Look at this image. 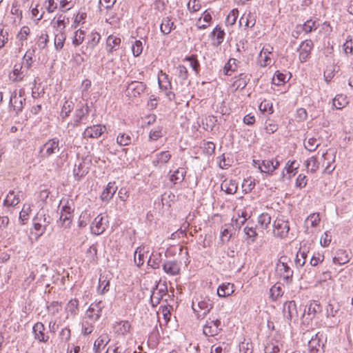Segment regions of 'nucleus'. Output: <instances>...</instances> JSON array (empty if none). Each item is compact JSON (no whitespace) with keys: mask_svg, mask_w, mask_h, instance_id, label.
Returning a JSON list of instances; mask_svg holds the SVG:
<instances>
[{"mask_svg":"<svg viewBox=\"0 0 353 353\" xmlns=\"http://www.w3.org/2000/svg\"><path fill=\"white\" fill-rule=\"evenodd\" d=\"M244 234L246 239L252 242L255 241L259 235L256 231V226H254L253 225H250L249 224H248L244 228Z\"/></svg>","mask_w":353,"mask_h":353,"instance_id":"37998d69","label":"nucleus"},{"mask_svg":"<svg viewBox=\"0 0 353 353\" xmlns=\"http://www.w3.org/2000/svg\"><path fill=\"white\" fill-rule=\"evenodd\" d=\"M148 252L145 251V247L140 246L134 252V262L138 266L142 265L148 258Z\"/></svg>","mask_w":353,"mask_h":353,"instance_id":"72a5a7b5","label":"nucleus"},{"mask_svg":"<svg viewBox=\"0 0 353 353\" xmlns=\"http://www.w3.org/2000/svg\"><path fill=\"white\" fill-rule=\"evenodd\" d=\"M108 221L106 217L103 216L101 214H98L91 224V232L95 235L102 234L105 231L108 225Z\"/></svg>","mask_w":353,"mask_h":353,"instance_id":"0eeeda50","label":"nucleus"},{"mask_svg":"<svg viewBox=\"0 0 353 353\" xmlns=\"http://www.w3.org/2000/svg\"><path fill=\"white\" fill-rule=\"evenodd\" d=\"M101 35L98 32H92L90 34V39L87 43L85 50L83 51V54L87 55L99 43Z\"/></svg>","mask_w":353,"mask_h":353,"instance_id":"bb28decb","label":"nucleus"},{"mask_svg":"<svg viewBox=\"0 0 353 353\" xmlns=\"http://www.w3.org/2000/svg\"><path fill=\"white\" fill-rule=\"evenodd\" d=\"M336 151L333 148H330L322 154L321 159L323 160V165L325 166V172L330 174L336 168Z\"/></svg>","mask_w":353,"mask_h":353,"instance_id":"7ed1b4c3","label":"nucleus"},{"mask_svg":"<svg viewBox=\"0 0 353 353\" xmlns=\"http://www.w3.org/2000/svg\"><path fill=\"white\" fill-rule=\"evenodd\" d=\"M30 34V29L28 26H23L17 35V39L21 42L23 45V41H26L28 36Z\"/></svg>","mask_w":353,"mask_h":353,"instance_id":"4d7b16f0","label":"nucleus"},{"mask_svg":"<svg viewBox=\"0 0 353 353\" xmlns=\"http://www.w3.org/2000/svg\"><path fill=\"white\" fill-rule=\"evenodd\" d=\"M174 28V22L168 17L163 18L160 30L163 34H168Z\"/></svg>","mask_w":353,"mask_h":353,"instance_id":"c03bdc74","label":"nucleus"},{"mask_svg":"<svg viewBox=\"0 0 353 353\" xmlns=\"http://www.w3.org/2000/svg\"><path fill=\"white\" fill-rule=\"evenodd\" d=\"M192 309L198 319H204L213 307L212 302L208 299H204L192 302Z\"/></svg>","mask_w":353,"mask_h":353,"instance_id":"f03ea898","label":"nucleus"},{"mask_svg":"<svg viewBox=\"0 0 353 353\" xmlns=\"http://www.w3.org/2000/svg\"><path fill=\"white\" fill-rule=\"evenodd\" d=\"M161 254L159 253L152 254L148 259V265L152 268H159L161 263Z\"/></svg>","mask_w":353,"mask_h":353,"instance_id":"13d9d810","label":"nucleus"},{"mask_svg":"<svg viewBox=\"0 0 353 353\" xmlns=\"http://www.w3.org/2000/svg\"><path fill=\"white\" fill-rule=\"evenodd\" d=\"M114 329L118 334L124 335L130 331V324L127 321H120L114 325Z\"/></svg>","mask_w":353,"mask_h":353,"instance_id":"79ce46f5","label":"nucleus"},{"mask_svg":"<svg viewBox=\"0 0 353 353\" xmlns=\"http://www.w3.org/2000/svg\"><path fill=\"white\" fill-rule=\"evenodd\" d=\"M145 90V85L141 81H132L127 87L125 94L130 99L140 97Z\"/></svg>","mask_w":353,"mask_h":353,"instance_id":"39448f33","label":"nucleus"},{"mask_svg":"<svg viewBox=\"0 0 353 353\" xmlns=\"http://www.w3.org/2000/svg\"><path fill=\"white\" fill-rule=\"evenodd\" d=\"M165 134V131L162 126H157L151 129L149 133V140L150 141H157Z\"/></svg>","mask_w":353,"mask_h":353,"instance_id":"49530a36","label":"nucleus"},{"mask_svg":"<svg viewBox=\"0 0 353 353\" xmlns=\"http://www.w3.org/2000/svg\"><path fill=\"white\" fill-rule=\"evenodd\" d=\"M321 142L319 140L310 137L306 139L304 142V145L306 150L310 152H313L320 145Z\"/></svg>","mask_w":353,"mask_h":353,"instance_id":"8fccbe9b","label":"nucleus"},{"mask_svg":"<svg viewBox=\"0 0 353 353\" xmlns=\"http://www.w3.org/2000/svg\"><path fill=\"white\" fill-rule=\"evenodd\" d=\"M172 157V154L170 151H161L157 153L152 160V165L154 167H161L169 162Z\"/></svg>","mask_w":353,"mask_h":353,"instance_id":"a211bd4d","label":"nucleus"},{"mask_svg":"<svg viewBox=\"0 0 353 353\" xmlns=\"http://www.w3.org/2000/svg\"><path fill=\"white\" fill-rule=\"evenodd\" d=\"M322 310L321 305L318 301H311L308 305L305 306L304 310L303 316L307 314L310 319L314 318L317 314L320 313Z\"/></svg>","mask_w":353,"mask_h":353,"instance_id":"4be33fe9","label":"nucleus"},{"mask_svg":"<svg viewBox=\"0 0 353 353\" xmlns=\"http://www.w3.org/2000/svg\"><path fill=\"white\" fill-rule=\"evenodd\" d=\"M272 50L273 48L270 45H265L262 48L257 59V63L260 66L266 67L272 63Z\"/></svg>","mask_w":353,"mask_h":353,"instance_id":"20e7f679","label":"nucleus"},{"mask_svg":"<svg viewBox=\"0 0 353 353\" xmlns=\"http://www.w3.org/2000/svg\"><path fill=\"white\" fill-rule=\"evenodd\" d=\"M282 343L275 339L270 340L265 346V353H281Z\"/></svg>","mask_w":353,"mask_h":353,"instance_id":"a878e982","label":"nucleus"},{"mask_svg":"<svg viewBox=\"0 0 353 353\" xmlns=\"http://www.w3.org/2000/svg\"><path fill=\"white\" fill-rule=\"evenodd\" d=\"M111 274L108 273L101 274L99 279L98 291L103 294L110 290V280Z\"/></svg>","mask_w":353,"mask_h":353,"instance_id":"b1692460","label":"nucleus"},{"mask_svg":"<svg viewBox=\"0 0 353 353\" xmlns=\"http://www.w3.org/2000/svg\"><path fill=\"white\" fill-rule=\"evenodd\" d=\"M255 185V180L253 178L245 179L242 183L243 191L245 194L250 192L254 188Z\"/></svg>","mask_w":353,"mask_h":353,"instance_id":"864d4df0","label":"nucleus"},{"mask_svg":"<svg viewBox=\"0 0 353 353\" xmlns=\"http://www.w3.org/2000/svg\"><path fill=\"white\" fill-rule=\"evenodd\" d=\"M85 32L81 29L76 30L72 37V45L75 47L81 45L84 41Z\"/></svg>","mask_w":353,"mask_h":353,"instance_id":"09e8293b","label":"nucleus"},{"mask_svg":"<svg viewBox=\"0 0 353 353\" xmlns=\"http://www.w3.org/2000/svg\"><path fill=\"white\" fill-rule=\"evenodd\" d=\"M93 324V322L83 319V321L82 323L81 333L85 336L90 334L94 330Z\"/></svg>","mask_w":353,"mask_h":353,"instance_id":"5fc2aeb1","label":"nucleus"},{"mask_svg":"<svg viewBox=\"0 0 353 353\" xmlns=\"http://www.w3.org/2000/svg\"><path fill=\"white\" fill-rule=\"evenodd\" d=\"M283 294L282 287L280 285H274L270 288V296L273 300H276Z\"/></svg>","mask_w":353,"mask_h":353,"instance_id":"680f3d73","label":"nucleus"},{"mask_svg":"<svg viewBox=\"0 0 353 353\" xmlns=\"http://www.w3.org/2000/svg\"><path fill=\"white\" fill-rule=\"evenodd\" d=\"M225 33L220 27L216 26L211 33L214 46H219L223 41Z\"/></svg>","mask_w":353,"mask_h":353,"instance_id":"58836bf2","label":"nucleus"},{"mask_svg":"<svg viewBox=\"0 0 353 353\" xmlns=\"http://www.w3.org/2000/svg\"><path fill=\"white\" fill-rule=\"evenodd\" d=\"M28 75V69H25L21 63H17L14 65L12 72L10 73L9 78L12 81L18 82L22 81Z\"/></svg>","mask_w":353,"mask_h":353,"instance_id":"dca6fc26","label":"nucleus"},{"mask_svg":"<svg viewBox=\"0 0 353 353\" xmlns=\"http://www.w3.org/2000/svg\"><path fill=\"white\" fill-rule=\"evenodd\" d=\"M232 236V230L231 229V227H230V228H221L220 237L222 243L230 241L231 240Z\"/></svg>","mask_w":353,"mask_h":353,"instance_id":"052dcab7","label":"nucleus"},{"mask_svg":"<svg viewBox=\"0 0 353 353\" xmlns=\"http://www.w3.org/2000/svg\"><path fill=\"white\" fill-rule=\"evenodd\" d=\"M239 16V10L237 9L232 10L228 14L225 20V23L228 26H232L235 23L236 19Z\"/></svg>","mask_w":353,"mask_h":353,"instance_id":"e2e57ef3","label":"nucleus"},{"mask_svg":"<svg viewBox=\"0 0 353 353\" xmlns=\"http://www.w3.org/2000/svg\"><path fill=\"white\" fill-rule=\"evenodd\" d=\"M299 168V164L296 161H289L287 162L285 170L288 174V179H291L297 173V170Z\"/></svg>","mask_w":353,"mask_h":353,"instance_id":"ea45409f","label":"nucleus"},{"mask_svg":"<svg viewBox=\"0 0 353 353\" xmlns=\"http://www.w3.org/2000/svg\"><path fill=\"white\" fill-rule=\"evenodd\" d=\"M131 137L128 134H120L117 138V142L119 145L125 146L131 143Z\"/></svg>","mask_w":353,"mask_h":353,"instance_id":"0e129e2a","label":"nucleus"},{"mask_svg":"<svg viewBox=\"0 0 353 353\" xmlns=\"http://www.w3.org/2000/svg\"><path fill=\"white\" fill-rule=\"evenodd\" d=\"M73 210L71 202L68 201L63 205L60 213V221L63 227L66 228L70 226Z\"/></svg>","mask_w":353,"mask_h":353,"instance_id":"1a4fd4ad","label":"nucleus"},{"mask_svg":"<svg viewBox=\"0 0 353 353\" xmlns=\"http://www.w3.org/2000/svg\"><path fill=\"white\" fill-rule=\"evenodd\" d=\"M348 103L347 97L343 94H337L333 99V105L339 110L345 108Z\"/></svg>","mask_w":353,"mask_h":353,"instance_id":"a18cd8bd","label":"nucleus"},{"mask_svg":"<svg viewBox=\"0 0 353 353\" xmlns=\"http://www.w3.org/2000/svg\"><path fill=\"white\" fill-rule=\"evenodd\" d=\"M163 269L168 274L176 275L179 274L180 268L175 261H168L163 265Z\"/></svg>","mask_w":353,"mask_h":353,"instance_id":"4c0bfd02","label":"nucleus"},{"mask_svg":"<svg viewBox=\"0 0 353 353\" xmlns=\"http://www.w3.org/2000/svg\"><path fill=\"white\" fill-rule=\"evenodd\" d=\"M106 131V127L103 125H94L88 127L83 133V139H97Z\"/></svg>","mask_w":353,"mask_h":353,"instance_id":"f8f14e48","label":"nucleus"},{"mask_svg":"<svg viewBox=\"0 0 353 353\" xmlns=\"http://www.w3.org/2000/svg\"><path fill=\"white\" fill-rule=\"evenodd\" d=\"M23 196L22 191L10 190L3 201V205L6 207L16 206L19 203L21 199H23Z\"/></svg>","mask_w":353,"mask_h":353,"instance_id":"9b49d317","label":"nucleus"},{"mask_svg":"<svg viewBox=\"0 0 353 353\" xmlns=\"http://www.w3.org/2000/svg\"><path fill=\"white\" fill-rule=\"evenodd\" d=\"M68 23L69 18L63 14L58 15L52 21V27L55 30L54 32H65V28Z\"/></svg>","mask_w":353,"mask_h":353,"instance_id":"aec40b11","label":"nucleus"},{"mask_svg":"<svg viewBox=\"0 0 353 353\" xmlns=\"http://www.w3.org/2000/svg\"><path fill=\"white\" fill-rule=\"evenodd\" d=\"M158 83L161 90H168L171 88V83L169 80L168 75L162 71L158 75Z\"/></svg>","mask_w":353,"mask_h":353,"instance_id":"a19ab883","label":"nucleus"},{"mask_svg":"<svg viewBox=\"0 0 353 353\" xmlns=\"http://www.w3.org/2000/svg\"><path fill=\"white\" fill-rule=\"evenodd\" d=\"M313 47V42L310 39L301 42L298 48L299 57L301 62L304 63L307 61Z\"/></svg>","mask_w":353,"mask_h":353,"instance_id":"9d476101","label":"nucleus"},{"mask_svg":"<svg viewBox=\"0 0 353 353\" xmlns=\"http://www.w3.org/2000/svg\"><path fill=\"white\" fill-rule=\"evenodd\" d=\"M110 341V336L107 333L101 334L94 343V349L95 352L99 353L101 350L105 347Z\"/></svg>","mask_w":353,"mask_h":353,"instance_id":"c85d7f7f","label":"nucleus"},{"mask_svg":"<svg viewBox=\"0 0 353 353\" xmlns=\"http://www.w3.org/2000/svg\"><path fill=\"white\" fill-rule=\"evenodd\" d=\"M248 78L247 76L244 74H241L233 82L231 85V88L232 90H242L243 89L248 83Z\"/></svg>","mask_w":353,"mask_h":353,"instance_id":"e433bc0d","label":"nucleus"},{"mask_svg":"<svg viewBox=\"0 0 353 353\" xmlns=\"http://www.w3.org/2000/svg\"><path fill=\"white\" fill-rule=\"evenodd\" d=\"M73 108L74 103L72 101H65L61 108V116L63 118L67 117Z\"/></svg>","mask_w":353,"mask_h":353,"instance_id":"bf43d9fd","label":"nucleus"},{"mask_svg":"<svg viewBox=\"0 0 353 353\" xmlns=\"http://www.w3.org/2000/svg\"><path fill=\"white\" fill-rule=\"evenodd\" d=\"M59 143L57 139L48 140L40 149L41 157L46 158L57 153L59 151Z\"/></svg>","mask_w":353,"mask_h":353,"instance_id":"423d86ee","label":"nucleus"},{"mask_svg":"<svg viewBox=\"0 0 353 353\" xmlns=\"http://www.w3.org/2000/svg\"><path fill=\"white\" fill-rule=\"evenodd\" d=\"M290 225L287 221L283 219L277 218L274 222L273 233L275 236L281 239L288 236Z\"/></svg>","mask_w":353,"mask_h":353,"instance_id":"6e6552de","label":"nucleus"},{"mask_svg":"<svg viewBox=\"0 0 353 353\" xmlns=\"http://www.w3.org/2000/svg\"><path fill=\"white\" fill-rule=\"evenodd\" d=\"M143 46L142 41L136 40L132 46V51L134 57H139L143 51Z\"/></svg>","mask_w":353,"mask_h":353,"instance_id":"338daca9","label":"nucleus"},{"mask_svg":"<svg viewBox=\"0 0 353 353\" xmlns=\"http://www.w3.org/2000/svg\"><path fill=\"white\" fill-rule=\"evenodd\" d=\"M304 164L308 172L315 173L319 168L320 161L316 156H312L308 158Z\"/></svg>","mask_w":353,"mask_h":353,"instance_id":"2f4dec72","label":"nucleus"},{"mask_svg":"<svg viewBox=\"0 0 353 353\" xmlns=\"http://www.w3.org/2000/svg\"><path fill=\"white\" fill-rule=\"evenodd\" d=\"M237 183L235 181L232 179H225L221 185V190L224 191L227 194H233L236 193L237 190Z\"/></svg>","mask_w":353,"mask_h":353,"instance_id":"7c9ffc66","label":"nucleus"},{"mask_svg":"<svg viewBox=\"0 0 353 353\" xmlns=\"http://www.w3.org/2000/svg\"><path fill=\"white\" fill-rule=\"evenodd\" d=\"M121 39L114 34H110L106 39V50L108 53L112 54L117 51L121 46Z\"/></svg>","mask_w":353,"mask_h":353,"instance_id":"412c9836","label":"nucleus"},{"mask_svg":"<svg viewBox=\"0 0 353 353\" xmlns=\"http://www.w3.org/2000/svg\"><path fill=\"white\" fill-rule=\"evenodd\" d=\"M321 221L319 213L315 212L310 214L304 222L305 232L307 234L312 232L311 228L319 226Z\"/></svg>","mask_w":353,"mask_h":353,"instance_id":"f3484780","label":"nucleus"},{"mask_svg":"<svg viewBox=\"0 0 353 353\" xmlns=\"http://www.w3.org/2000/svg\"><path fill=\"white\" fill-rule=\"evenodd\" d=\"M66 310L72 315L77 314L79 311L78 300L76 299L70 300L66 305Z\"/></svg>","mask_w":353,"mask_h":353,"instance_id":"6e6d98bb","label":"nucleus"},{"mask_svg":"<svg viewBox=\"0 0 353 353\" xmlns=\"http://www.w3.org/2000/svg\"><path fill=\"white\" fill-rule=\"evenodd\" d=\"M88 173V168L83 162H79L75 164L73 169V174L76 180H80Z\"/></svg>","mask_w":353,"mask_h":353,"instance_id":"f704fd0d","label":"nucleus"},{"mask_svg":"<svg viewBox=\"0 0 353 353\" xmlns=\"http://www.w3.org/2000/svg\"><path fill=\"white\" fill-rule=\"evenodd\" d=\"M221 321L219 319L207 321L203 326V334L207 336H214L217 335L221 330Z\"/></svg>","mask_w":353,"mask_h":353,"instance_id":"ddd939ff","label":"nucleus"},{"mask_svg":"<svg viewBox=\"0 0 353 353\" xmlns=\"http://www.w3.org/2000/svg\"><path fill=\"white\" fill-rule=\"evenodd\" d=\"M66 39L65 32H54V45L57 50L63 48Z\"/></svg>","mask_w":353,"mask_h":353,"instance_id":"de8ad7c7","label":"nucleus"},{"mask_svg":"<svg viewBox=\"0 0 353 353\" xmlns=\"http://www.w3.org/2000/svg\"><path fill=\"white\" fill-rule=\"evenodd\" d=\"M286 75L276 71L272 78V83L276 85H280L286 81Z\"/></svg>","mask_w":353,"mask_h":353,"instance_id":"69168bd1","label":"nucleus"},{"mask_svg":"<svg viewBox=\"0 0 353 353\" xmlns=\"http://www.w3.org/2000/svg\"><path fill=\"white\" fill-rule=\"evenodd\" d=\"M101 302H99L97 303L91 304L85 312L84 319L95 323L101 315Z\"/></svg>","mask_w":353,"mask_h":353,"instance_id":"4468645a","label":"nucleus"},{"mask_svg":"<svg viewBox=\"0 0 353 353\" xmlns=\"http://www.w3.org/2000/svg\"><path fill=\"white\" fill-rule=\"evenodd\" d=\"M164 295H166L164 290H157L156 291H154L150 297L152 305L155 306L159 304Z\"/></svg>","mask_w":353,"mask_h":353,"instance_id":"603ef678","label":"nucleus"},{"mask_svg":"<svg viewBox=\"0 0 353 353\" xmlns=\"http://www.w3.org/2000/svg\"><path fill=\"white\" fill-rule=\"evenodd\" d=\"M117 188L114 183L110 182L101 194V199L103 201L108 202L114 196Z\"/></svg>","mask_w":353,"mask_h":353,"instance_id":"c756f323","label":"nucleus"},{"mask_svg":"<svg viewBox=\"0 0 353 353\" xmlns=\"http://www.w3.org/2000/svg\"><path fill=\"white\" fill-rule=\"evenodd\" d=\"M257 222L262 229H266L271 223V216L268 213H262L258 216Z\"/></svg>","mask_w":353,"mask_h":353,"instance_id":"3c124183","label":"nucleus"},{"mask_svg":"<svg viewBox=\"0 0 353 353\" xmlns=\"http://www.w3.org/2000/svg\"><path fill=\"white\" fill-rule=\"evenodd\" d=\"M283 316L288 321H296L298 317L296 305L294 301H287L283 304Z\"/></svg>","mask_w":353,"mask_h":353,"instance_id":"2eb2a0df","label":"nucleus"},{"mask_svg":"<svg viewBox=\"0 0 353 353\" xmlns=\"http://www.w3.org/2000/svg\"><path fill=\"white\" fill-rule=\"evenodd\" d=\"M253 164L255 167L257 166L261 172L271 174L275 170V167L273 166V161L270 160H264L261 162L254 160Z\"/></svg>","mask_w":353,"mask_h":353,"instance_id":"393cba45","label":"nucleus"},{"mask_svg":"<svg viewBox=\"0 0 353 353\" xmlns=\"http://www.w3.org/2000/svg\"><path fill=\"white\" fill-rule=\"evenodd\" d=\"M25 101L26 99L22 97L21 91L19 95H17V92L14 91L10 96V105L18 113L22 110Z\"/></svg>","mask_w":353,"mask_h":353,"instance_id":"6ab92c4d","label":"nucleus"},{"mask_svg":"<svg viewBox=\"0 0 353 353\" xmlns=\"http://www.w3.org/2000/svg\"><path fill=\"white\" fill-rule=\"evenodd\" d=\"M49 223V216H46V214L43 213V212H38L34 219V226L31 231L32 239H33L34 237V239L37 241V238L41 236L45 232L46 228Z\"/></svg>","mask_w":353,"mask_h":353,"instance_id":"f257e3e1","label":"nucleus"},{"mask_svg":"<svg viewBox=\"0 0 353 353\" xmlns=\"http://www.w3.org/2000/svg\"><path fill=\"white\" fill-rule=\"evenodd\" d=\"M186 174L185 169L179 168L174 172H170L169 179L173 184L180 183L183 181Z\"/></svg>","mask_w":353,"mask_h":353,"instance_id":"cd10ccee","label":"nucleus"},{"mask_svg":"<svg viewBox=\"0 0 353 353\" xmlns=\"http://www.w3.org/2000/svg\"><path fill=\"white\" fill-rule=\"evenodd\" d=\"M234 285L230 283H223L217 289V294L220 297L230 296L234 292Z\"/></svg>","mask_w":353,"mask_h":353,"instance_id":"473e14b6","label":"nucleus"},{"mask_svg":"<svg viewBox=\"0 0 353 353\" xmlns=\"http://www.w3.org/2000/svg\"><path fill=\"white\" fill-rule=\"evenodd\" d=\"M211 20V14L207 11H205L196 21V26L198 29H205L210 26Z\"/></svg>","mask_w":353,"mask_h":353,"instance_id":"c9c22d12","label":"nucleus"},{"mask_svg":"<svg viewBox=\"0 0 353 353\" xmlns=\"http://www.w3.org/2000/svg\"><path fill=\"white\" fill-rule=\"evenodd\" d=\"M33 332L34 338L39 342H46L48 340V336L44 333L45 327L41 322H37L33 326Z\"/></svg>","mask_w":353,"mask_h":353,"instance_id":"5701e85b","label":"nucleus"},{"mask_svg":"<svg viewBox=\"0 0 353 353\" xmlns=\"http://www.w3.org/2000/svg\"><path fill=\"white\" fill-rule=\"evenodd\" d=\"M343 50L345 54H353V39L352 36L348 35L343 44Z\"/></svg>","mask_w":353,"mask_h":353,"instance_id":"774afa93","label":"nucleus"}]
</instances>
